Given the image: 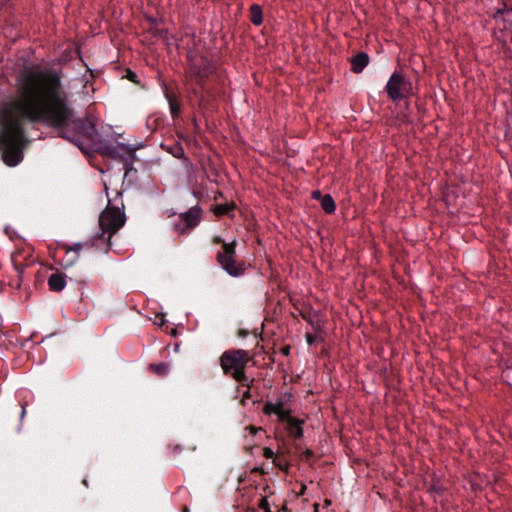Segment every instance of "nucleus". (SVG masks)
<instances>
[{
	"mask_svg": "<svg viewBox=\"0 0 512 512\" xmlns=\"http://www.w3.org/2000/svg\"><path fill=\"white\" fill-rule=\"evenodd\" d=\"M251 21L255 25H260L262 23V11L258 5L251 6Z\"/></svg>",
	"mask_w": 512,
	"mask_h": 512,
	"instance_id": "nucleus-13",
	"label": "nucleus"
},
{
	"mask_svg": "<svg viewBox=\"0 0 512 512\" xmlns=\"http://www.w3.org/2000/svg\"><path fill=\"white\" fill-rule=\"evenodd\" d=\"M150 369L158 375H165L169 370L167 363L151 364Z\"/></svg>",
	"mask_w": 512,
	"mask_h": 512,
	"instance_id": "nucleus-14",
	"label": "nucleus"
},
{
	"mask_svg": "<svg viewBox=\"0 0 512 512\" xmlns=\"http://www.w3.org/2000/svg\"><path fill=\"white\" fill-rule=\"evenodd\" d=\"M369 63V57L366 53H359L352 58L351 65L352 70L355 73H360Z\"/></svg>",
	"mask_w": 512,
	"mask_h": 512,
	"instance_id": "nucleus-9",
	"label": "nucleus"
},
{
	"mask_svg": "<svg viewBox=\"0 0 512 512\" xmlns=\"http://www.w3.org/2000/svg\"><path fill=\"white\" fill-rule=\"evenodd\" d=\"M267 506H268V502H267V500H266V499H262L261 504H260V507H261L262 509H266V508H267Z\"/></svg>",
	"mask_w": 512,
	"mask_h": 512,
	"instance_id": "nucleus-19",
	"label": "nucleus"
},
{
	"mask_svg": "<svg viewBox=\"0 0 512 512\" xmlns=\"http://www.w3.org/2000/svg\"><path fill=\"white\" fill-rule=\"evenodd\" d=\"M81 248H82V244L81 243L76 244V250L77 251H79Z\"/></svg>",
	"mask_w": 512,
	"mask_h": 512,
	"instance_id": "nucleus-20",
	"label": "nucleus"
},
{
	"mask_svg": "<svg viewBox=\"0 0 512 512\" xmlns=\"http://www.w3.org/2000/svg\"><path fill=\"white\" fill-rule=\"evenodd\" d=\"M125 223L124 212L117 207L108 206L99 216L101 235L108 239L116 233Z\"/></svg>",
	"mask_w": 512,
	"mask_h": 512,
	"instance_id": "nucleus-4",
	"label": "nucleus"
},
{
	"mask_svg": "<svg viewBox=\"0 0 512 512\" xmlns=\"http://www.w3.org/2000/svg\"><path fill=\"white\" fill-rule=\"evenodd\" d=\"M48 286L52 291H62L66 286V276L62 273H53L48 278Z\"/></svg>",
	"mask_w": 512,
	"mask_h": 512,
	"instance_id": "nucleus-8",
	"label": "nucleus"
},
{
	"mask_svg": "<svg viewBox=\"0 0 512 512\" xmlns=\"http://www.w3.org/2000/svg\"><path fill=\"white\" fill-rule=\"evenodd\" d=\"M167 97H168L169 108H170V112H171L172 116L173 117L178 116V114L180 112L179 103L176 100H174L173 98L169 97L168 95H167Z\"/></svg>",
	"mask_w": 512,
	"mask_h": 512,
	"instance_id": "nucleus-15",
	"label": "nucleus"
},
{
	"mask_svg": "<svg viewBox=\"0 0 512 512\" xmlns=\"http://www.w3.org/2000/svg\"><path fill=\"white\" fill-rule=\"evenodd\" d=\"M320 204L322 209L329 214L333 213L336 209L335 201L329 194H325L323 197H321Z\"/></svg>",
	"mask_w": 512,
	"mask_h": 512,
	"instance_id": "nucleus-12",
	"label": "nucleus"
},
{
	"mask_svg": "<svg viewBox=\"0 0 512 512\" xmlns=\"http://www.w3.org/2000/svg\"><path fill=\"white\" fill-rule=\"evenodd\" d=\"M232 207H233V205H231V204L217 205L214 208V213L217 215H224V214L229 213V211L232 209Z\"/></svg>",
	"mask_w": 512,
	"mask_h": 512,
	"instance_id": "nucleus-16",
	"label": "nucleus"
},
{
	"mask_svg": "<svg viewBox=\"0 0 512 512\" xmlns=\"http://www.w3.org/2000/svg\"><path fill=\"white\" fill-rule=\"evenodd\" d=\"M284 422L287 423V430L293 438L299 439L302 437L303 424H304V422L302 420L293 418L290 415V416H288L287 419H285Z\"/></svg>",
	"mask_w": 512,
	"mask_h": 512,
	"instance_id": "nucleus-7",
	"label": "nucleus"
},
{
	"mask_svg": "<svg viewBox=\"0 0 512 512\" xmlns=\"http://www.w3.org/2000/svg\"><path fill=\"white\" fill-rule=\"evenodd\" d=\"M181 218L188 228H192L199 222V212L197 209H190L188 212L182 214Z\"/></svg>",
	"mask_w": 512,
	"mask_h": 512,
	"instance_id": "nucleus-11",
	"label": "nucleus"
},
{
	"mask_svg": "<svg viewBox=\"0 0 512 512\" xmlns=\"http://www.w3.org/2000/svg\"><path fill=\"white\" fill-rule=\"evenodd\" d=\"M291 393H284L275 400L267 401L263 407V411L267 415H276L280 422H284L291 415L290 401Z\"/></svg>",
	"mask_w": 512,
	"mask_h": 512,
	"instance_id": "nucleus-6",
	"label": "nucleus"
},
{
	"mask_svg": "<svg viewBox=\"0 0 512 512\" xmlns=\"http://www.w3.org/2000/svg\"><path fill=\"white\" fill-rule=\"evenodd\" d=\"M496 18L501 19L504 30L512 33V9L499 11Z\"/></svg>",
	"mask_w": 512,
	"mask_h": 512,
	"instance_id": "nucleus-10",
	"label": "nucleus"
},
{
	"mask_svg": "<svg viewBox=\"0 0 512 512\" xmlns=\"http://www.w3.org/2000/svg\"><path fill=\"white\" fill-rule=\"evenodd\" d=\"M248 353L244 350H229L222 354L220 364L224 372L230 373L235 380H245V367L248 362Z\"/></svg>",
	"mask_w": 512,
	"mask_h": 512,
	"instance_id": "nucleus-2",
	"label": "nucleus"
},
{
	"mask_svg": "<svg viewBox=\"0 0 512 512\" xmlns=\"http://www.w3.org/2000/svg\"><path fill=\"white\" fill-rule=\"evenodd\" d=\"M386 92L393 101H399L410 94L411 83L395 71L387 81Z\"/></svg>",
	"mask_w": 512,
	"mask_h": 512,
	"instance_id": "nucleus-5",
	"label": "nucleus"
},
{
	"mask_svg": "<svg viewBox=\"0 0 512 512\" xmlns=\"http://www.w3.org/2000/svg\"><path fill=\"white\" fill-rule=\"evenodd\" d=\"M235 248V241L224 242L222 250L217 255L218 263L221 265L222 269L232 277H238L244 274L245 271L244 264L235 260Z\"/></svg>",
	"mask_w": 512,
	"mask_h": 512,
	"instance_id": "nucleus-3",
	"label": "nucleus"
},
{
	"mask_svg": "<svg viewBox=\"0 0 512 512\" xmlns=\"http://www.w3.org/2000/svg\"><path fill=\"white\" fill-rule=\"evenodd\" d=\"M273 451L270 449V448H265L264 449V456L267 457V458H270L273 456Z\"/></svg>",
	"mask_w": 512,
	"mask_h": 512,
	"instance_id": "nucleus-17",
	"label": "nucleus"
},
{
	"mask_svg": "<svg viewBox=\"0 0 512 512\" xmlns=\"http://www.w3.org/2000/svg\"><path fill=\"white\" fill-rule=\"evenodd\" d=\"M312 197H313L314 199H319V200H321V197H323V196L321 195L320 191H314V192H312Z\"/></svg>",
	"mask_w": 512,
	"mask_h": 512,
	"instance_id": "nucleus-18",
	"label": "nucleus"
},
{
	"mask_svg": "<svg viewBox=\"0 0 512 512\" xmlns=\"http://www.w3.org/2000/svg\"><path fill=\"white\" fill-rule=\"evenodd\" d=\"M66 102L57 73L35 68L18 77L16 98L0 115V148L8 166H16L23 158L27 142L22 127L24 120L46 121L58 128L78 124Z\"/></svg>",
	"mask_w": 512,
	"mask_h": 512,
	"instance_id": "nucleus-1",
	"label": "nucleus"
}]
</instances>
